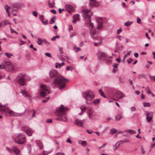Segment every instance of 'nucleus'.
<instances>
[{"instance_id":"nucleus-1","label":"nucleus","mask_w":155,"mask_h":155,"mask_svg":"<svg viewBox=\"0 0 155 155\" xmlns=\"http://www.w3.org/2000/svg\"><path fill=\"white\" fill-rule=\"evenodd\" d=\"M49 75L51 78H55L53 81L54 85L59 86V89L61 90L66 86V84L69 80L61 75L58 74L57 71L55 70L50 71Z\"/></svg>"},{"instance_id":"nucleus-2","label":"nucleus","mask_w":155,"mask_h":155,"mask_svg":"<svg viewBox=\"0 0 155 155\" xmlns=\"http://www.w3.org/2000/svg\"><path fill=\"white\" fill-rule=\"evenodd\" d=\"M68 110L67 107H64L63 105H61L57 109L56 119L59 121H67V118L66 116L67 113L66 110Z\"/></svg>"},{"instance_id":"nucleus-3","label":"nucleus","mask_w":155,"mask_h":155,"mask_svg":"<svg viewBox=\"0 0 155 155\" xmlns=\"http://www.w3.org/2000/svg\"><path fill=\"white\" fill-rule=\"evenodd\" d=\"M83 13V16L84 18L88 19L87 22V26L91 27V29L94 28L93 23L91 22V16L92 15V12L90 10L84 9L81 11Z\"/></svg>"},{"instance_id":"nucleus-4","label":"nucleus","mask_w":155,"mask_h":155,"mask_svg":"<svg viewBox=\"0 0 155 155\" xmlns=\"http://www.w3.org/2000/svg\"><path fill=\"white\" fill-rule=\"evenodd\" d=\"M5 105H2L0 103V111L2 112H6L12 116H20L23 115L24 113H18L14 112L10 110L8 107H5Z\"/></svg>"},{"instance_id":"nucleus-5","label":"nucleus","mask_w":155,"mask_h":155,"mask_svg":"<svg viewBox=\"0 0 155 155\" xmlns=\"http://www.w3.org/2000/svg\"><path fill=\"white\" fill-rule=\"evenodd\" d=\"M13 8H10L9 6L7 5H6L5 6V8H6V11L8 14V16H9V9H11L12 11H16L19 9L20 8L24 7V5L23 4L21 3H15L14 4L12 5Z\"/></svg>"},{"instance_id":"nucleus-6","label":"nucleus","mask_w":155,"mask_h":155,"mask_svg":"<svg viewBox=\"0 0 155 155\" xmlns=\"http://www.w3.org/2000/svg\"><path fill=\"white\" fill-rule=\"evenodd\" d=\"M15 142L18 144H23L26 141V138L25 135L21 134H17L15 139Z\"/></svg>"},{"instance_id":"nucleus-7","label":"nucleus","mask_w":155,"mask_h":155,"mask_svg":"<svg viewBox=\"0 0 155 155\" xmlns=\"http://www.w3.org/2000/svg\"><path fill=\"white\" fill-rule=\"evenodd\" d=\"M94 93L91 91H88L82 94V97L87 101L92 100L94 97Z\"/></svg>"},{"instance_id":"nucleus-8","label":"nucleus","mask_w":155,"mask_h":155,"mask_svg":"<svg viewBox=\"0 0 155 155\" xmlns=\"http://www.w3.org/2000/svg\"><path fill=\"white\" fill-rule=\"evenodd\" d=\"M97 54L98 58L100 60L106 61L108 59V57L106 54L103 51H98Z\"/></svg>"},{"instance_id":"nucleus-9","label":"nucleus","mask_w":155,"mask_h":155,"mask_svg":"<svg viewBox=\"0 0 155 155\" xmlns=\"http://www.w3.org/2000/svg\"><path fill=\"white\" fill-rule=\"evenodd\" d=\"M25 76V74L24 73L20 74L17 78L18 83L21 86H23L25 85V79L24 78Z\"/></svg>"},{"instance_id":"nucleus-10","label":"nucleus","mask_w":155,"mask_h":155,"mask_svg":"<svg viewBox=\"0 0 155 155\" xmlns=\"http://www.w3.org/2000/svg\"><path fill=\"white\" fill-rule=\"evenodd\" d=\"M21 130L24 131L28 136H31L32 135L33 131L28 127H21Z\"/></svg>"},{"instance_id":"nucleus-11","label":"nucleus","mask_w":155,"mask_h":155,"mask_svg":"<svg viewBox=\"0 0 155 155\" xmlns=\"http://www.w3.org/2000/svg\"><path fill=\"white\" fill-rule=\"evenodd\" d=\"M125 95L122 92L120 91L116 93L114 95V97L117 98V100H119L122 98L124 97Z\"/></svg>"},{"instance_id":"nucleus-12","label":"nucleus","mask_w":155,"mask_h":155,"mask_svg":"<svg viewBox=\"0 0 155 155\" xmlns=\"http://www.w3.org/2000/svg\"><path fill=\"white\" fill-rule=\"evenodd\" d=\"M65 8L66 10L69 13H71L74 12V9L73 6L70 5L68 4L65 5Z\"/></svg>"},{"instance_id":"nucleus-13","label":"nucleus","mask_w":155,"mask_h":155,"mask_svg":"<svg viewBox=\"0 0 155 155\" xmlns=\"http://www.w3.org/2000/svg\"><path fill=\"white\" fill-rule=\"evenodd\" d=\"M91 35L92 38L95 39L97 38V35L96 34V31L94 28L91 29Z\"/></svg>"},{"instance_id":"nucleus-14","label":"nucleus","mask_w":155,"mask_h":155,"mask_svg":"<svg viewBox=\"0 0 155 155\" xmlns=\"http://www.w3.org/2000/svg\"><path fill=\"white\" fill-rule=\"evenodd\" d=\"M146 120L147 122H150L153 117V113H148L147 114Z\"/></svg>"},{"instance_id":"nucleus-15","label":"nucleus","mask_w":155,"mask_h":155,"mask_svg":"<svg viewBox=\"0 0 155 155\" xmlns=\"http://www.w3.org/2000/svg\"><path fill=\"white\" fill-rule=\"evenodd\" d=\"M4 63L5 64L4 65V66H5V68L6 69H7L8 67H11L12 69H14V67L11 64L10 62L5 61H4Z\"/></svg>"},{"instance_id":"nucleus-16","label":"nucleus","mask_w":155,"mask_h":155,"mask_svg":"<svg viewBox=\"0 0 155 155\" xmlns=\"http://www.w3.org/2000/svg\"><path fill=\"white\" fill-rule=\"evenodd\" d=\"M87 112L89 119H92L93 117V111L91 110V109L90 108H88L87 109Z\"/></svg>"},{"instance_id":"nucleus-17","label":"nucleus","mask_w":155,"mask_h":155,"mask_svg":"<svg viewBox=\"0 0 155 155\" xmlns=\"http://www.w3.org/2000/svg\"><path fill=\"white\" fill-rule=\"evenodd\" d=\"M97 21L98 24L97 28L98 29H101L103 27V21L101 20L97 19Z\"/></svg>"},{"instance_id":"nucleus-18","label":"nucleus","mask_w":155,"mask_h":155,"mask_svg":"<svg viewBox=\"0 0 155 155\" xmlns=\"http://www.w3.org/2000/svg\"><path fill=\"white\" fill-rule=\"evenodd\" d=\"M84 122V120H77L76 121V124L79 126L83 127L82 124Z\"/></svg>"},{"instance_id":"nucleus-19","label":"nucleus","mask_w":155,"mask_h":155,"mask_svg":"<svg viewBox=\"0 0 155 155\" xmlns=\"http://www.w3.org/2000/svg\"><path fill=\"white\" fill-rule=\"evenodd\" d=\"M12 150L16 155H18L19 154L20 150L17 147L14 146L12 148Z\"/></svg>"},{"instance_id":"nucleus-20","label":"nucleus","mask_w":155,"mask_h":155,"mask_svg":"<svg viewBox=\"0 0 155 155\" xmlns=\"http://www.w3.org/2000/svg\"><path fill=\"white\" fill-rule=\"evenodd\" d=\"M79 14L75 15L73 16V22L74 23H76V22L79 20Z\"/></svg>"},{"instance_id":"nucleus-21","label":"nucleus","mask_w":155,"mask_h":155,"mask_svg":"<svg viewBox=\"0 0 155 155\" xmlns=\"http://www.w3.org/2000/svg\"><path fill=\"white\" fill-rule=\"evenodd\" d=\"M37 146L39 147L40 150L42 149L43 148V143L39 140H37L36 141Z\"/></svg>"},{"instance_id":"nucleus-22","label":"nucleus","mask_w":155,"mask_h":155,"mask_svg":"<svg viewBox=\"0 0 155 155\" xmlns=\"http://www.w3.org/2000/svg\"><path fill=\"white\" fill-rule=\"evenodd\" d=\"M120 145V143L119 142H117L115 144H114L113 147V149L114 150H116L117 148H118Z\"/></svg>"},{"instance_id":"nucleus-23","label":"nucleus","mask_w":155,"mask_h":155,"mask_svg":"<svg viewBox=\"0 0 155 155\" xmlns=\"http://www.w3.org/2000/svg\"><path fill=\"white\" fill-rule=\"evenodd\" d=\"M21 93L22 95L25 97H28V95L27 93L25 90H21Z\"/></svg>"},{"instance_id":"nucleus-24","label":"nucleus","mask_w":155,"mask_h":155,"mask_svg":"<svg viewBox=\"0 0 155 155\" xmlns=\"http://www.w3.org/2000/svg\"><path fill=\"white\" fill-rule=\"evenodd\" d=\"M115 118L116 120L118 121L121 119L122 117L120 114H118L115 116Z\"/></svg>"},{"instance_id":"nucleus-25","label":"nucleus","mask_w":155,"mask_h":155,"mask_svg":"<svg viewBox=\"0 0 155 155\" xmlns=\"http://www.w3.org/2000/svg\"><path fill=\"white\" fill-rule=\"evenodd\" d=\"M78 143L81 144L83 146H86L87 145V143L86 141L80 140L78 141Z\"/></svg>"},{"instance_id":"nucleus-26","label":"nucleus","mask_w":155,"mask_h":155,"mask_svg":"<svg viewBox=\"0 0 155 155\" xmlns=\"http://www.w3.org/2000/svg\"><path fill=\"white\" fill-rule=\"evenodd\" d=\"M81 110V112L79 113V115H82L84 112L85 111L86 107H85L81 106L80 107Z\"/></svg>"},{"instance_id":"nucleus-27","label":"nucleus","mask_w":155,"mask_h":155,"mask_svg":"<svg viewBox=\"0 0 155 155\" xmlns=\"http://www.w3.org/2000/svg\"><path fill=\"white\" fill-rule=\"evenodd\" d=\"M43 42V41L41 38H38L37 41V43L38 45H40L42 44Z\"/></svg>"},{"instance_id":"nucleus-28","label":"nucleus","mask_w":155,"mask_h":155,"mask_svg":"<svg viewBox=\"0 0 155 155\" xmlns=\"http://www.w3.org/2000/svg\"><path fill=\"white\" fill-rule=\"evenodd\" d=\"M56 17L55 16L53 17L51 19V22H49V23L50 24H52L53 23H54L55 22V21L56 20Z\"/></svg>"},{"instance_id":"nucleus-29","label":"nucleus","mask_w":155,"mask_h":155,"mask_svg":"<svg viewBox=\"0 0 155 155\" xmlns=\"http://www.w3.org/2000/svg\"><path fill=\"white\" fill-rule=\"evenodd\" d=\"M127 132L131 134H135L136 133V132L133 130L129 129L127 131Z\"/></svg>"},{"instance_id":"nucleus-30","label":"nucleus","mask_w":155,"mask_h":155,"mask_svg":"<svg viewBox=\"0 0 155 155\" xmlns=\"http://www.w3.org/2000/svg\"><path fill=\"white\" fill-rule=\"evenodd\" d=\"M145 90L148 94H151V92L149 86H147L145 88Z\"/></svg>"},{"instance_id":"nucleus-31","label":"nucleus","mask_w":155,"mask_h":155,"mask_svg":"<svg viewBox=\"0 0 155 155\" xmlns=\"http://www.w3.org/2000/svg\"><path fill=\"white\" fill-rule=\"evenodd\" d=\"M100 102V99H97L94 100L93 103L95 105H97Z\"/></svg>"},{"instance_id":"nucleus-32","label":"nucleus","mask_w":155,"mask_h":155,"mask_svg":"<svg viewBox=\"0 0 155 155\" xmlns=\"http://www.w3.org/2000/svg\"><path fill=\"white\" fill-rule=\"evenodd\" d=\"M102 43V40L101 39L97 43L94 42V45L96 46H99Z\"/></svg>"},{"instance_id":"nucleus-33","label":"nucleus","mask_w":155,"mask_h":155,"mask_svg":"<svg viewBox=\"0 0 155 155\" xmlns=\"http://www.w3.org/2000/svg\"><path fill=\"white\" fill-rule=\"evenodd\" d=\"M89 4L91 6H94L96 5V2L95 1H91Z\"/></svg>"},{"instance_id":"nucleus-34","label":"nucleus","mask_w":155,"mask_h":155,"mask_svg":"<svg viewBox=\"0 0 155 155\" xmlns=\"http://www.w3.org/2000/svg\"><path fill=\"white\" fill-rule=\"evenodd\" d=\"M41 88L43 90L48 91V89L47 88V87L44 85H40Z\"/></svg>"},{"instance_id":"nucleus-35","label":"nucleus","mask_w":155,"mask_h":155,"mask_svg":"<svg viewBox=\"0 0 155 155\" xmlns=\"http://www.w3.org/2000/svg\"><path fill=\"white\" fill-rule=\"evenodd\" d=\"M47 93L45 92L44 91H41L40 93V95L42 97H44L46 95Z\"/></svg>"},{"instance_id":"nucleus-36","label":"nucleus","mask_w":155,"mask_h":155,"mask_svg":"<svg viewBox=\"0 0 155 155\" xmlns=\"http://www.w3.org/2000/svg\"><path fill=\"white\" fill-rule=\"evenodd\" d=\"M133 23V21H127L125 23L124 25L125 26H129L132 24Z\"/></svg>"},{"instance_id":"nucleus-37","label":"nucleus","mask_w":155,"mask_h":155,"mask_svg":"<svg viewBox=\"0 0 155 155\" xmlns=\"http://www.w3.org/2000/svg\"><path fill=\"white\" fill-rule=\"evenodd\" d=\"M73 49L75 50L76 52L79 51L80 50V48L79 47H78L77 46H74Z\"/></svg>"},{"instance_id":"nucleus-38","label":"nucleus","mask_w":155,"mask_h":155,"mask_svg":"<svg viewBox=\"0 0 155 155\" xmlns=\"http://www.w3.org/2000/svg\"><path fill=\"white\" fill-rule=\"evenodd\" d=\"M143 106L145 107H149L151 106L150 104L149 103L144 102L143 104Z\"/></svg>"},{"instance_id":"nucleus-39","label":"nucleus","mask_w":155,"mask_h":155,"mask_svg":"<svg viewBox=\"0 0 155 155\" xmlns=\"http://www.w3.org/2000/svg\"><path fill=\"white\" fill-rule=\"evenodd\" d=\"M5 55L8 58H10V57L12 56V54L11 53H9L8 52L5 53Z\"/></svg>"},{"instance_id":"nucleus-40","label":"nucleus","mask_w":155,"mask_h":155,"mask_svg":"<svg viewBox=\"0 0 155 155\" xmlns=\"http://www.w3.org/2000/svg\"><path fill=\"white\" fill-rule=\"evenodd\" d=\"M99 92L101 96H103L104 98H106V96L104 95V94L101 89H100L99 90Z\"/></svg>"},{"instance_id":"nucleus-41","label":"nucleus","mask_w":155,"mask_h":155,"mask_svg":"<svg viewBox=\"0 0 155 155\" xmlns=\"http://www.w3.org/2000/svg\"><path fill=\"white\" fill-rule=\"evenodd\" d=\"M60 38L59 36L58 35H57L56 36H54L53 37L51 38V40L52 41H54L56 39V38Z\"/></svg>"},{"instance_id":"nucleus-42","label":"nucleus","mask_w":155,"mask_h":155,"mask_svg":"<svg viewBox=\"0 0 155 155\" xmlns=\"http://www.w3.org/2000/svg\"><path fill=\"white\" fill-rule=\"evenodd\" d=\"M117 131V130L115 128L112 129L110 130V132L111 133L114 134L116 133Z\"/></svg>"},{"instance_id":"nucleus-43","label":"nucleus","mask_w":155,"mask_h":155,"mask_svg":"<svg viewBox=\"0 0 155 155\" xmlns=\"http://www.w3.org/2000/svg\"><path fill=\"white\" fill-rule=\"evenodd\" d=\"M44 16L43 15H41L39 17V19L42 22L44 21Z\"/></svg>"},{"instance_id":"nucleus-44","label":"nucleus","mask_w":155,"mask_h":155,"mask_svg":"<svg viewBox=\"0 0 155 155\" xmlns=\"http://www.w3.org/2000/svg\"><path fill=\"white\" fill-rule=\"evenodd\" d=\"M45 54L47 56L50 57L52 58V56L51 54L50 53L46 52L45 53Z\"/></svg>"},{"instance_id":"nucleus-45","label":"nucleus","mask_w":155,"mask_h":155,"mask_svg":"<svg viewBox=\"0 0 155 155\" xmlns=\"http://www.w3.org/2000/svg\"><path fill=\"white\" fill-rule=\"evenodd\" d=\"M42 24L44 25H47L48 24V19H47L45 21H43L42 22Z\"/></svg>"},{"instance_id":"nucleus-46","label":"nucleus","mask_w":155,"mask_h":155,"mask_svg":"<svg viewBox=\"0 0 155 155\" xmlns=\"http://www.w3.org/2000/svg\"><path fill=\"white\" fill-rule=\"evenodd\" d=\"M56 64H58V67L59 68H60L62 66H63L64 65V64L63 63H56Z\"/></svg>"},{"instance_id":"nucleus-47","label":"nucleus","mask_w":155,"mask_h":155,"mask_svg":"<svg viewBox=\"0 0 155 155\" xmlns=\"http://www.w3.org/2000/svg\"><path fill=\"white\" fill-rule=\"evenodd\" d=\"M50 152L49 151H43V155H47L48 154L50 153Z\"/></svg>"},{"instance_id":"nucleus-48","label":"nucleus","mask_w":155,"mask_h":155,"mask_svg":"<svg viewBox=\"0 0 155 155\" xmlns=\"http://www.w3.org/2000/svg\"><path fill=\"white\" fill-rule=\"evenodd\" d=\"M133 60L131 58H129L127 59V62L129 64H130Z\"/></svg>"},{"instance_id":"nucleus-49","label":"nucleus","mask_w":155,"mask_h":155,"mask_svg":"<svg viewBox=\"0 0 155 155\" xmlns=\"http://www.w3.org/2000/svg\"><path fill=\"white\" fill-rule=\"evenodd\" d=\"M73 69L71 66H69L67 67V70L68 71L72 70Z\"/></svg>"},{"instance_id":"nucleus-50","label":"nucleus","mask_w":155,"mask_h":155,"mask_svg":"<svg viewBox=\"0 0 155 155\" xmlns=\"http://www.w3.org/2000/svg\"><path fill=\"white\" fill-rule=\"evenodd\" d=\"M132 112L136 110V108L134 107H132L130 108Z\"/></svg>"},{"instance_id":"nucleus-51","label":"nucleus","mask_w":155,"mask_h":155,"mask_svg":"<svg viewBox=\"0 0 155 155\" xmlns=\"http://www.w3.org/2000/svg\"><path fill=\"white\" fill-rule=\"evenodd\" d=\"M141 19L139 17L137 18V22L138 24H140L141 23Z\"/></svg>"},{"instance_id":"nucleus-52","label":"nucleus","mask_w":155,"mask_h":155,"mask_svg":"<svg viewBox=\"0 0 155 155\" xmlns=\"http://www.w3.org/2000/svg\"><path fill=\"white\" fill-rule=\"evenodd\" d=\"M50 12L54 14H56V10L54 9L51 10H50Z\"/></svg>"},{"instance_id":"nucleus-53","label":"nucleus","mask_w":155,"mask_h":155,"mask_svg":"<svg viewBox=\"0 0 155 155\" xmlns=\"http://www.w3.org/2000/svg\"><path fill=\"white\" fill-rule=\"evenodd\" d=\"M33 14L35 17H36L38 15L37 13L35 11H34L33 12Z\"/></svg>"},{"instance_id":"nucleus-54","label":"nucleus","mask_w":155,"mask_h":155,"mask_svg":"<svg viewBox=\"0 0 155 155\" xmlns=\"http://www.w3.org/2000/svg\"><path fill=\"white\" fill-rule=\"evenodd\" d=\"M47 122L48 123H51L52 122V120L51 119H48L47 120Z\"/></svg>"},{"instance_id":"nucleus-55","label":"nucleus","mask_w":155,"mask_h":155,"mask_svg":"<svg viewBox=\"0 0 155 155\" xmlns=\"http://www.w3.org/2000/svg\"><path fill=\"white\" fill-rule=\"evenodd\" d=\"M14 69H12L11 67H8V68L7 69H6V70L7 71H11L12 70H13Z\"/></svg>"},{"instance_id":"nucleus-56","label":"nucleus","mask_w":155,"mask_h":155,"mask_svg":"<svg viewBox=\"0 0 155 155\" xmlns=\"http://www.w3.org/2000/svg\"><path fill=\"white\" fill-rule=\"evenodd\" d=\"M129 83H130V85H131L133 88H134V86L133 85V82L132 81L130 80H129Z\"/></svg>"},{"instance_id":"nucleus-57","label":"nucleus","mask_w":155,"mask_h":155,"mask_svg":"<svg viewBox=\"0 0 155 155\" xmlns=\"http://www.w3.org/2000/svg\"><path fill=\"white\" fill-rule=\"evenodd\" d=\"M127 54H125L124 57H123V59L122 60L123 61H125V59L127 57Z\"/></svg>"},{"instance_id":"nucleus-58","label":"nucleus","mask_w":155,"mask_h":155,"mask_svg":"<svg viewBox=\"0 0 155 155\" xmlns=\"http://www.w3.org/2000/svg\"><path fill=\"white\" fill-rule=\"evenodd\" d=\"M150 78L151 80L155 81V76H150Z\"/></svg>"},{"instance_id":"nucleus-59","label":"nucleus","mask_w":155,"mask_h":155,"mask_svg":"<svg viewBox=\"0 0 155 155\" xmlns=\"http://www.w3.org/2000/svg\"><path fill=\"white\" fill-rule=\"evenodd\" d=\"M67 142L68 143H72L71 141L70 138H68L67 140Z\"/></svg>"},{"instance_id":"nucleus-60","label":"nucleus","mask_w":155,"mask_h":155,"mask_svg":"<svg viewBox=\"0 0 155 155\" xmlns=\"http://www.w3.org/2000/svg\"><path fill=\"white\" fill-rule=\"evenodd\" d=\"M122 31L121 28H120L119 29H118L117 30V34H119Z\"/></svg>"},{"instance_id":"nucleus-61","label":"nucleus","mask_w":155,"mask_h":155,"mask_svg":"<svg viewBox=\"0 0 155 155\" xmlns=\"http://www.w3.org/2000/svg\"><path fill=\"white\" fill-rule=\"evenodd\" d=\"M5 68V66L2 64H0V69H3Z\"/></svg>"},{"instance_id":"nucleus-62","label":"nucleus","mask_w":155,"mask_h":155,"mask_svg":"<svg viewBox=\"0 0 155 155\" xmlns=\"http://www.w3.org/2000/svg\"><path fill=\"white\" fill-rule=\"evenodd\" d=\"M25 42L21 41L20 42V45L21 46V45L25 44Z\"/></svg>"},{"instance_id":"nucleus-63","label":"nucleus","mask_w":155,"mask_h":155,"mask_svg":"<svg viewBox=\"0 0 155 155\" xmlns=\"http://www.w3.org/2000/svg\"><path fill=\"white\" fill-rule=\"evenodd\" d=\"M57 155H65V154L62 153L58 152L57 153Z\"/></svg>"},{"instance_id":"nucleus-64","label":"nucleus","mask_w":155,"mask_h":155,"mask_svg":"<svg viewBox=\"0 0 155 155\" xmlns=\"http://www.w3.org/2000/svg\"><path fill=\"white\" fill-rule=\"evenodd\" d=\"M152 54L153 56V58L155 59V51H153L152 52Z\"/></svg>"}]
</instances>
